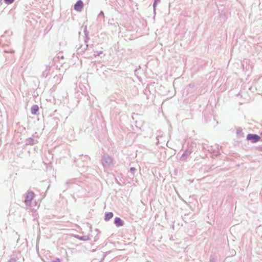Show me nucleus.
Masks as SVG:
<instances>
[{
	"mask_svg": "<svg viewBox=\"0 0 262 262\" xmlns=\"http://www.w3.org/2000/svg\"><path fill=\"white\" fill-rule=\"evenodd\" d=\"M83 5L82 0H78L74 5V9L77 12H81L83 8Z\"/></svg>",
	"mask_w": 262,
	"mask_h": 262,
	"instance_id": "obj_3",
	"label": "nucleus"
},
{
	"mask_svg": "<svg viewBox=\"0 0 262 262\" xmlns=\"http://www.w3.org/2000/svg\"><path fill=\"white\" fill-rule=\"evenodd\" d=\"M260 137L256 135L249 134L247 136V139L252 141L253 142L258 141Z\"/></svg>",
	"mask_w": 262,
	"mask_h": 262,
	"instance_id": "obj_5",
	"label": "nucleus"
},
{
	"mask_svg": "<svg viewBox=\"0 0 262 262\" xmlns=\"http://www.w3.org/2000/svg\"><path fill=\"white\" fill-rule=\"evenodd\" d=\"M89 104L90 106H91V104L90 101H89Z\"/></svg>",
	"mask_w": 262,
	"mask_h": 262,
	"instance_id": "obj_24",
	"label": "nucleus"
},
{
	"mask_svg": "<svg viewBox=\"0 0 262 262\" xmlns=\"http://www.w3.org/2000/svg\"><path fill=\"white\" fill-rule=\"evenodd\" d=\"M190 153L188 151H186L182 156V158L187 156Z\"/></svg>",
	"mask_w": 262,
	"mask_h": 262,
	"instance_id": "obj_15",
	"label": "nucleus"
},
{
	"mask_svg": "<svg viewBox=\"0 0 262 262\" xmlns=\"http://www.w3.org/2000/svg\"><path fill=\"white\" fill-rule=\"evenodd\" d=\"M93 45H92L91 46L90 48H92V47H93Z\"/></svg>",
	"mask_w": 262,
	"mask_h": 262,
	"instance_id": "obj_26",
	"label": "nucleus"
},
{
	"mask_svg": "<svg viewBox=\"0 0 262 262\" xmlns=\"http://www.w3.org/2000/svg\"><path fill=\"white\" fill-rule=\"evenodd\" d=\"M86 99L89 100V99L90 98V97L89 96H86Z\"/></svg>",
	"mask_w": 262,
	"mask_h": 262,
	"instance_id": "obj_21",
	"label": "nucleus"
},
{
	"mask_svg": "<svg viewBox=\"0 0 262 262\" xmlns=\"http://www.w3.org/2000/svg\"><path fill=\"white\" fill-rule=\"evenodd\" d=\"M220 17L221 18H224V19L225 18V17H226V15H225V13L224 12H222L220 15Z\"/></svg>",
	"mask_w": 262,
	"mask_h": 262,
	"instance_id": "obj_16",
	"label": "nucleus"
},
{
	"mask_svg": "<svg viewBox=\"0 0 262 262\" xmlns=\"http://www.w3.org/2000/svg\"><path fill=\"white\" fill-rule=\"evenodd\" d=\"M160 1H161V0H154V1L153 4H152V7H153V9H154V13L155 15H156V7H157L158 4L159 3H160Z\"/></svg>",
	"mask_w": 262,
	"mask_h": 262,
	"instance_id": "obj_11",
	"label": "nucleus"
},
{
	"mask_svg": "<svg viewBox=\"0 0 262 262\" xmlns=\"http://www.w3.org/2000/svg\"><path fill=\"white\" fill-rule=\"evenodd\" d=\"M147 87H146V89H145V92L144 93L145 94H146V92H147Z\"/></svg>",
	"mask_w": 262,
	"mask_h": 262,
	"instance_id": "obj_22",
	"label": "nucleus"
},
{
	"mask_svg": "<svg viewBox=\"0 0 262 262\" xmlns=\"http://www.w3.org/2000/svg\"><path fill=\"white\" fill-rule=\"evenodd\" d=\"M91 115L90 117V121L94 128L92 130H95V127L97 126L98 123H100L102 121V113L98 108L92 107L91 110Z\"/></svg>",
	"mask_w": 262,
	"mask_h": 262,
	"instance_id": "obj_1",
	"label": "nucleus"
},
{
	"mask_svg": "<svg viewBox=\"0 0 262 262\" xmlns=\"http://www.w3.org/2000/svg\"><path fill=\"white\" fill-rule=\"evenodd\" d=\"M188 87H189L191 89H192L194 87V84L193 83H191L189 84Z\"/></svg>",
	"mask_w": 262,
	"mask_h": 262,
	"instance_id": "obj_17",
	"label": "nucleus"
},
{
	"mask_svg": "<svg viewBox=\"0 0 262 262\" xmlns=\"http://www.w3.org/2000/svg\"><path fill=\"white\" fill-rule=\"evenodd\" d=\"M2 1H3V0H0V5H2Z\"/></svg>",
	"mask_w": 262,
	"mask_h": 262,
	"instance_id": "obj_23",
	"label": "nucleus"
},
{
	"mask_svg": "<svg viewBox=\"0 0 262 262\" xmlns=\"http://www.w3.org/2000/svg\"><path fill=\"white\" fill-rule=\"evenodd\" d=\"M113 216V214L112 212H108L106 213L105 220L106 221H108L110 219H112Z\"/></svg>",
	"mask_w": 262,
	"mask_h": 262,
	"instance_id": "obj_13",
	"label": "nucleus"
},
{
	"mask_svg": "<svg viewBox=\"0 0 262 262\" xmlns=\"http://www.w3.org/2000/svg\"><path fill=\"white\" fill-rule=\"evenodd\" d=\"M236 131L239 132V131H243V128L241 126L237 127L236 128Z\"/></svg>",
	"mask_w": 262,
	"mask_h": 262,
	"instance_id": "obj_18",
	"label": "nucleus"
},
{
	"mask_svg": "<svg viewBox=\"0 0 262 262\" xmlns=\"http://www.w3.org/2000/svg\"><path fill=\"white\" fill-rule=\"evenodd\" d=\"M84 34L85 35V38L84 39V43L88 44L89 40H90V37H89V32L87 30V26H85L83 29Z\"/></svg>",
	"mask_w": 262,
	"mask_h": 262,
	"instance_id": "obj_7",
	"label": "nucleus"
},
{
	"mask_svg": "<svg viewBox=\"0 0 262 262\" xmlns=\"http://www.w3.org/2000/svg\"><path fill=\"white\" fill-rule=\"evenodd\" d=\"M39 106L37 104L33 105L31 108V113L33 115H37V113L39 111Z\"/></svg>",
	"mask_w": 262,
	"mask_h": 262,
	"instance_id": "obj_8",
	"label": "nucleus"
},
{
	"mask_svg": "<svg viewBox=\"0 0 262 262\" xmlns=\"http://www.w3.org/2000/svg\"><path fill=\"white\" fill-rule=\"evenodd\" d=\"M34 197V194L32 192H28L26 194L25 202L27 205L30 206L31 203Z\"/></svg>",
	"mask_w": 262,
	"mask_h": 262,
	"instance_id": "obj_2",
	"label": "nucleus"
},
{
	"mask_svg": "<svg viewBox=\"0 0 262 262\" xmlns=\"http://www.w3.org/2000/svg\"><path fill=\"white\" fill-rule=\"evenodd\" d=\"M58 59H59V57H55V58H54V60L56 61Z\"/></svg>",
	"mask_w": 262,
	"mask_h": 262,
	"instance_id": "obj_19",
	"label": "nucleus"
},
{
	"mask_svg": "<svg viewBox=\"0 0 262 262\" xmlns=\"http://www.w3.org/2000/svg\"><path fill=\"white\" fill-rule=\"evenodd\" d=\"M86 50H90V49L89 48L88 44H86L85 46H83L82 45H80V46L77 49V53L78 55H82L83 54H84L85 51Z\"/></svg>",
	"mask_w": 262,
	"mask_h": 262,
	"instance_id": "obj_4",
	"label": "nucleus"
},
{
	"mask_svg": "<svg viewBox=\"0 0 262 262\" xmlns=\"http://www.w3.org/2000/svg\"><path fill=\"white\" fill-rule=\"evenodd\" d=\"M50 70V67L49 66H47L46 70L42 72L41 76L42 77L46 78L49 73Z\"/></svg>",
	"mask_w": 262,
	"mask_h": 262,
	"instance_id": "obj_9",
	"label": "nucleus"
},
{
	"mask_svg": "<svg viewBox=\"0 0 262 262\" xmlns=\"http://www.w3.org/2000/svg\"><path fill=\"white\" fill-rule=\"evenodd\" d=\"M97 20H100V21H104V14L102 11H101L98 14Z\"/></svg>",
	"mask_w": 262,
	"mask_h": 262,
	"instance_id": "obj_12",
	"label": "nucleus"
},
{
	"mask_svg": "<svg viewBox=\"0 0 262 262\" xmlns=\"http://www.w3.org/2000/svg\"><path fill=\"white\" fill-rule=\"evenodd\" d=\"M138 114H135V113H134L133 116H132V117H133V119H134V115H137Z\"/></svg>",
	"mask_w": 262,
	"mask_h": 262,
	"instance_id": "obj_20",
	"label": "nucleus"
},
{
	"mask_svg": "<svg viewBox=\"0 0 262 262\" xmlns=\"http://www.w3.org/2000/svg\"><path fill=\"white\" fill-rule=\"evenodd\" d=\"M103 53V52L102 51H96L94 52V53L93 54V55H88L84 56V57L85 58H90V59H93L94 58H96V57L100 56L101 54Z\"/></svg>",
	"mask_w": 262,
	"mask_h": 262,
	"instance_id": "obj_6",
	"label": "nucleus"
},
{
	"mask_svg": "<svg viewBox=\"0 0 262 262\" xmlns=\"http://www.w3.org/2000/svg\"><path fill=\"white\" fill-rule=\"evenodd\" d=\"M115 223L117 227L122 226L123 225V222L119 217H116L115 219Z\"/></svg>",
	"mask_w": 262,
	"mask_h": 262,
	"instance_id": "obj_10",
	"label": "nucleus"
},
{
	"mask_svg": "<svg viewBox=\"0 0 262 262\" xmlns=\"http://www.w3.org/2000/svg\"><path fill=\"white\" fill-rule=\"evenodd\" d=\"M14 1L15 0H4V2L6 4L9 5L12 4Z\"/></svg>",
	"mask_w": 262,
	"mask_h": 262,
	"instance_id": "obj_14",
	"label": "nucleus"
},
{
	"mask_svg": "<svg viewBox=\"0 0 262 262\" xmlns=\"http://www.w3.org/2000/svg\"><path fill=\"white\" fill-rule=\"evenodd\" d=\"M14 52V51H11V53H13Z\"/></svg>",
	"mask_w": 262,
	"mask_h": 262,
	"instance_id": "obj_25",
	"label": "nucleus"
}]
</instances>
